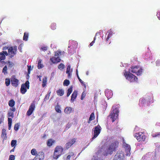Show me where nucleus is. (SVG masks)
<instances>
[{
  "label": "nucleus",
  "instance_id": "obj_26",
  "mask_svg": "<svg viewBox=\"0 0 160 160\" xmlns=\"http://www.w3.org/2000/svg\"><path fill=\"white\" fill-rule=\"evenodd\" d=\"M70 65H68L67 66L66 69V73L68 74V77L69 78L71 77V74L70 72Z\"/></svg>",
  "mask_w": 160,
  "mask_h": 160
},
{
  "label": "nucleus",
  "instance_id": "obj_2",
  "mask_svg": "<svg viewBox=\"0 0 160 160\" xmlns=\"http://www.w3.org/2000/svg\"><path fill=\"white\" fill-rule=\"evenodd\" d=\"M63 148L61 146H57L55 148L53 154V158L55 159H58L62 154Z\"/></svg>",
  "mask_w": 160,
  "mask_h": 160
},
{
  "label": "nucleus",
  "instance_id": "obj_3",
  "mask_svg": "<svg viewBox=\"0 0 160 160\" xmlns=\"http://www.w3.org/2000/svg\"><path fill=\"white\" fill-rule=\"evenodd\" d=\"M119 145V142L116 141L111 143L107 149V155L108 154H111L113 151L116 150V149L118 148Z\"/></svg>",
  "mask_w": 160,
  "mask_h": 160
},
{
  "label": "nucleus",
  "instance_id": "obj_43",
  "mask_svg": "<svg viewBox=\"0 0 160 160\" xmlns=\"http://www.w3.org/2000/svg\"><path fill=\"white\" fill-rule=\"evenodd\" d=\"M51 28L52 30H55L56 28V24L55 23H52L51 25Z\"/></svg>",
  "mask_w": 160,
  "mask_h": 160
},
{
  "label": "nucleus",
  "instance_id": "obj_52",
  "mask_svg": "<svg viewBox=\"0 0 160 160\" xmlns=\"http://www.w3.org/2000/svg\"><path fill=\"white\" fill-rule=\"evenodd\" d=\"M31 66H28V74H30V72Z\"/></svg>",
  "mask_w": 160,
  "mask_h": 160
},
{
  "label": "nucleus",
  "instance_id": "obj_64",
  "mask_svg": "<svg viewBox=\"0 0 160 160\" xmlns=\"http://www.w3.org/2000/svg\"><path fill=\"white\" fill-rule=\"evenodd\" d=\"M70 48V46H69L68 47V48Z\"/></svg>",
  "mask_w": 160,
  "mask_h": 160
},
{
  "label": "nucleus",
  "instance_id": "obj_11",
  "mask_svg": "<svg viewBox=\"0 0 160 160\" xmlns=\"http://www.w3.org/2000/svg\"><path fill=\"white\" fill-rule=\"evenodd\" d=\"M35 108V102H33L30 105L29 107V109L27 112V116H30L32 113Z\"/></svg>",
  "mask_w": 160,
  "mask_h": 160
},
{
  "label": "nucleus",
  "instance_id": "obj_4",
  "mask_svg": "<svg viewBox=\"0 0 160 160\" xmlns=\"http://www.w3.org/2000/svg\"><path fill=\"white\" fill-rule=\"evenodd\" d=\"M124 75L126 79L131 82H137L138 78L137 77L129 72H126Z\"/></svg>",
  "mask_w": 160,
  "mask_h": 160
},
{
  "label": "nucleus",
  "instance_id": "obj_12",
  "mask_svg": "<svg viewBox=\"0 0 160 160\" xmlns=\"http://www.w3.org/2000/svg\"><path fill=\"white\" fill-rule=\"evenodd\" d=\"M124 147L125 149V152L127 156H129L131 154V147L129 145H128L124 142V140L123 142Z\"/></svg>",
  "mask_w": 160,
  "mask_h": 160
},
{
  "label": "nucleus",
  "instance_id": "obj_16",
  "mask_svg": "<svg viewBox=\"0 0 160 160\" xmlns=\"http://www.w3.org/2000/svg\"><path fill=\"white\" fill-rule=\"evenodd\" d=\"M50 60L53 63H57L61 61V59L59 57H56L53 56L50 58Z\"/></svg>",
  "mask_w": 160,
  "mask_h": 160
},
{
  "label": "nucleus",
  "instance_id": "obj_49",
  "mask_svg": "<svg viewBox=\"0 0 160 160\" xmlns=\"http://www.w3.org/2000/svg\"><path fill=\"white\" fill-rule=\"evenodd\" d=\"M8 116L9 117H12V118L13 117V113L12 112H9L8 113Z\"/></svg>",
  "mask_w": 160,
  "mask_h": 160
},
{
  "label": "nucleus",
  "instance_id": "obj_23",
  "mask_svg": "<svg viewBox=\"0 0 160 160\" xmlns=\"http://www.w3.org/2000/svg\"><path fill=\"white\" fill-rule=\"evenodd\" d=\"M95 117L94 113L93 112L90 115V117L88 122V123H90L91 122V121L94 120L95 119Z\"/></svg>",
  "mask_w": 160,
  "mask_h": 160
},
{
  "label": "nucleus",
  "instance_id": "obj_22",
  "mask_svg": "<svg viewBox=\"0 0 160 160\" xmlns=\"http://www.w3.org/2000/svg\"><path fill=\"white\" fill-rule=\"evenodd\" d=\"M56 92L57 95L59 96H62L64 94V91L62 89H59L58 90H57Z\"/></svg>",
  "mask_w": 160,
  "mask_h": 160
},
{
  "label": "nucleus",
  "instance_id": "obj_7",
  "mask_svg": "<svg viewBox=\"0 0 160 160\" xmlns=\"http://www.w3.org/2000/svg\"><path fill=\"white\" fill-rule=\"evenodd\" d=\"M113 160H124L123 152L122 151H118L115 155Z\"/></svg>",
  "mask_w": 160,
  "mask_h": 160
},
{
  "label": "nucleus",
  "instance_id": "obj_28",
  "mask_svg": "<svg viewBox=\"0 0 160 160\" xmlns=\"http://www.w3.org/2000/svg\"><path fill=\"white\" fill-rule=\"evenodd\" d=\"M15 104V101L13 99L10 100L8 102V105L11 107H13L14 106Z\"/></svg>",
  "mask_w": 160,
  "mask_h": 160
},
{
  "label": "nucleus",
  "instance_id": "obj_13",
  "mask_svg": "<svg viewBox=\"0 0 160 160\" xmlns=\"http://www.w3.org/2000/svg\"><path fill=\"white\" fill-rule=\"evenodd\" d=\"M77 139L76 138H72L68 142L65 144V148L66 149H68L73 144L76 142Z\"/></svg>",
  "mask_w": 160,
  "mask_h": 160
},
{
  "label": "nucleus",
  "instance_id": "obj_55",
  "mask_svg": "<svg viewBox=\"0 0 160 160\" xmlns=\"http://www.w3.org/2000/svg\"><path fill=\"white\" fill-rule=\"evenodd\" d=\"M10 110H11L13 112H15L16 110L15 108L13 107H12V108L10 109Z\"/></svg>",
  "mask_w": 160,
  "mask_h": 160
},
{
  "label": "nucleus",
  "instance_id": "obj_6",
  "mask_svg": "<svg viewBox=\"0 0 160 160\" xmlns=\"http://www.w3.org/2000/svg\"><path fill=\"white\" fill-rule=\"evenodd\" d=\"M142 69L138 66L132 67L131 68L130 71L132 73H135L137 75H140L142 73Z\"/></svg>",
  "mask_w": 160,
  "mask_h": 160
},
{
  "label": "nucleus",
  "instance_id": "obj_36",
  "mask_svg": "<svg viewBox=\"0 0 160 160\" xmlns=\"http://www.w3.org/2000/svg\"><path fill=\"white\" fill-rule=\"evenodd\" d=\"M98 35H100L99 33H96L95 36L93 40L90 43V44L89 45L90 46H92L93 45V44L94 43L95 40H96V36H97L98 35Z\"/></svg>",
  "mask_w": 160,
  "mask_h": 160
},
{
  "label": "nucleus",
  "instance_id": "obj_37",
  "mask_svg": "<svg viewBox=\"0 0 160 160\" xmlns=\"http://www.w3.org/2000/svg\"><path fill=\"white\" fill-rule=\"evenodd\" d=\"M10 83V80L9 78H6L5 80V83L6 86L8 87L9 86Z\"/></svg>",
  "mask_w": 160,
  "mask_h": 160
},
{
  "label": "nucleus",
  "instance_id": "obj_9",
  "mask_svg": "<svg viewBox=\"0 0 160 160\" xmlns=\"http://www.w3.org/2000/svg\"><path fill=\"white\" fill-rule=\"evenodd\" d=\"M135 137L138 142L145 141L146 138V136L144 133L142 132H139L138 133H136Z\"/></svg>",
  "mask_w": 160,
  "mask_h": 160
},
{
  "label": "nucleus",
  "instance_id": "obj_57",
  "mask_svg": "<svg viewBox=\"0 0 160 160\" xmlns=\"http://www.w3.org/2000/svg\"><path fill=\"white\" fill-rule=\"evenodd\" d=\"M49 98V97L48 96V95H46L45 96V100H48Z\"/></svg>",
  "mask_w": 160,
  "mask_h": 160
},
{
  "label": "nucleus",
  "instance_id": "obj_25",
  "mask_svg": "<svg viewBox=\"0 0 160 160\" xmlns=\"http://www.w3.org/2000/svg\"><path fill=\"white\" fill-rule=\"evenodd\" d=\"M108 34L107 38H106V41H107V42H108L109 40V38L112 36L113 33L112 30H111V29H110L108 31Z\"/></svg>",
  "mask_w": 160,
  "mask_h": 160
},
{
  "label": "nucleus",
  "instance_id": "obj_32",
  "mask_svg": "<svg viewBox=\"0 0 160 160\" xmlns=\"http://www.w3.org/2000/svg\"><path fill=\"white\" fill-rule=\"evenodd\" d=\"M72 86H71L68 90V92L67 94V97H68L69 96L71 93L72 92Z\"/></svg>",
  "mask_w": 160,
  "mask_h": 160
},
{
  "label": "nucleus",
  "instance_id": "obj_42",
  "mask_svg": "<svg viewBox=\"0 0 160 160\" xmlns=\"http://www.w3.org/2000/svg\"><path fill=\"white\" fill-rule=\"evenodd\" d=\"M152 137H160V132H158L156 133H153L152 135Z\"/></svg>",
  "mask_w": 160,
  "mask_h": 160
},
{
  "label": "nucleus",
  "instance_id": "obj_61",
  "mask_svg": "<svg viewBox=\"0 0 160 160\" xmlns=\"http://www.w3.org/2000/svg\"><path fill=\"white\" fill-rule=\"evenodd\" d=\"M76 75H77V77H78V76H79L78 74V71L77 69V70H76Z\"/></svg>",
  "mask_w": 160,
  "mask_h": 160
},
{
  "label": "nucleus",
  "instance_id": "obj_30",
  "mask_svg": "<svg viewBox=\"0 0 160 160\" xmlns=\"http://www.w3.org/2000/svg\"><path fill=\"white\" fill-rule=\"evenodd\" d=\"M8 129L9 130H10L11 128V125H12V119L10 118H8Z\"/></svg>",
  "mask_w": 160,
  "mask_h": 160
},
{
  "label": "nucleus",
  "instance_id": "obj_58",
  "mask_svg": "<svg viewBox=\"0 0 160 160\" xmlns=\"http://www.w3.org/2000/svg\"><path fill=\"white\" fill-rule=\"evenodd\" d=\"M70 158H71V156L70 155H68L67 156L66 159L67 160H69Z\"/></svg>",
  "mask_w": 160,
  "mask_h": 160
},
{
  "label": "nucleus",
  "instance_id": "obj_47",
  "mask_svg": "<svg viewBox=\"0 0 160 160\" xmlns=\"http://www.w3.org/2000/svg\"><path fill=\"white\" fill-rule=\"evenodd\" d=\"M61 54V52L60 51H58L55 53L54 55L58 57L59 55Z\"/></svg>",
  "mask_w": 160,
  "mask_h": 160
},
{
  "label": "nucleus",
  "instance_id": "obj_20",
  "mask_svg": "<svg viewBox=\"0 0 160 160\" xmlns=\"http://www.w3.org/2000/svg\"><path fill=\"white\" fill-rule=\"evenodd\" d=\"M1 137L3 139V140L7 139V134L6 133V130L5 129H3L2 130Z\"/></svg>",
  "mask_w": 160,
  "mask_h": 160
},
{
  "label": "nucleus",
  "instance_id": "obj_53",
  "mask_svg": "<svg viewBox=\"0 0 160 160\" xmlns=\"http://www.w3.org/2000/svg\"><path fill=\"white\" fill-rule=\"evenodd\" d=\"M71 49H72L71 48L70 49H68V52L69 54H72L74 53V51H73V52H72Z\"/></svg>",
  "mask_w": 160,
  "mask_h": 160
},
{
  "label": "nucleus",
  "instance_id": "obj_31",
  "mask_svg": "<svg viewBox=\"0 0 160 160\" xmlns=\"http://www.w3.org/2000/svg\"><path fill=\"white\" fill-rule=\"evenodd\" d=\"M42 61V60L41 59H40L38 61V68L39 69L42 68L43 67V64L41 63Z\"/></svg>",
  "mask_w": 160,
  "mask_h": 160
},
{
  "label": "nucleus",
  "instance_id": "obj_21",
  "mask_svg": "<svg viewBox=\"0 0 160 160\" xmlns=\"http://www.w3.org/2000/svg\"><path fill=\"white\" fill-rule=\"evenodd\" d=\"M77 91H74L71 96V101L73 102L74 101V100L76 98L77 95Z\"/></svg>",
  "mask_w": 160,
  "mask_h": 160
},
{
  "label": "nucleus",
  "instance_id": "obj_62",
  "mask_svg": "<svg viewBox=\"0 0 160 160\" xmlns=\"http://www.w3.org/2000/svg\"><path fill=\"white\" fill-rule=\"evenodd\" d=\"M41 76H40L39 77V80L40 81H41Z\"/></svg>",
  "mask_w": 160,
  "mask_h": 160
},
{
  "label": "nucleus",
  "instance_id": "obj_33",
  "mask_svg": "<svg viewBox=\"0 0 160 160\" xmlns=\"http://www.w3.org/2000/svg\"><path fill=\"white\" fill-rule=\"evenodd\" d=\"M28 33L26 32H24L23 38V40L25 41H27L28 40Z\"/></svg>",
  "mask_w": 160,
  "mask_h": 160
},
{
  "label": "nucleus",
  "instance_id": "obj_1",
  "mask_svg": "<svg viewBox=\"0 0 160 160\" xmlns=\"http://www.w3.org/2000/svg\"><path fill=\"white\" fill-rule=\"evenodd\" d=\"M6 49H8V52L6 51H2L0 52V60H5L6 58V56L9 55L10 58H12L16 53L17 47L16 46L9 48L7 47Z\"/></svg>",
  "mask_w": 160,
  "mask_h": 160
},
{
  "label": "nucleus",
  "instance_id": "obj_44",
  "mask_svg": "<svg viewBox=\"0 0 160 160\" xmlns=\"http://www.w3.org/2000/svg\"><path fill=\"white\" fill-rule=\"evenodd\" d=\"M6 64H8L9 67H12L13 65V64L12 62H10L9 61H8L6 62Z\"/></svg>",
  "mask_w": 160,
  "mask_h": 160
},
{
  "label": "nucleus",
  "instance_id": "obj_46",
  "mask_svg": "<svg viewBox=\"0 0 160 160\" xmlns=\"http://www.w3.org/2000/svg\"><path fill=\"white\" fill-rule=\"evenodd\" d=\"M86 96V93L85 91H84L82 92L81 97V99L82 100L84 98H85Z\"/></svg>",
  "mask_w": 160,
  "mask_h": 160
},
{
  "label": "nucleus",
  "instance_id": "obj_41",
  "mask_svg": "<svg viewBox=\"0 0 160 160\" xmlns=\"http://www.w3.org/2000/svg\"><path fill=\"white\" fill-rule=\"evenodd\" d=\"M19 128V125L18 123H17L15 124L14 126V129L15 131L18 130Z\"/></svg>",
  "mask_w": 160,
  "mask_h": 160
},
{
  "label": "nucleus",
  "instance_id": "obj_34",
  "mask_svg": "<svg viewBox=\"0 0 160 160\" xmlns=\"http://www.w3.org/2000/svg\"><path fill=\"white\" fill-rule=\"evenodd\" d=\"M17 141L16 140H13L11 141V145L12 147H15L17 145Z\"/></svg>",
  "mask_w": 160,
  "mask_h": 160
},
{
  "label": "nucleus",
  "instance_id": "obj_17",
  "mask_svg": "<svg viewBox=\"0 0 160 160\" xmlns=\"http://www.w3.org/2000/svg\"><path fill=\"white\" fill-rule=\"evenodd\" d=\"M105 94L107 98L109 99L111 98L113 95V93L111 90L108 89L105 91Z\"/></svg>",
  "mask_w": 160,
  "mask_h": 160
},
{
  "label": "nucleus",
  "instance_id": "obj_18",
  "mask_svg": "<svg viewBox=\"0 0 160 160\" xmlns=\"http://www.w3.org/2000/svg\"><path fill=\"white\" fill-rule=\"evenodd\" d=\"M55 140L52 138L49 139L47 141V145L49 147H51L55 142Z\"/></svg>",
  "mask_w": 160,
  "mask_h": 160
},
{
  "label": "nucleus",
  "instance_id": "obj_24",
  "mask_svg": "<svg viewBox=\"0 0 160 160\" xmlns=\"http://www.w3.org/2000/svg\"><path fill=\"white\" fill-rule=\"evenodd\" d=\"M31 153L32 155L37 156L38 155V152L35 148H33L31 151Z\"/></svg>",
  "mask_w": 160,
  "mask_h": 160
},
{
  "label": "nucleus",
  "instance_id": "obj_59",
  "mask_svg": "<svg viewBox=\"0 0 160 160\" xmlns=\"http://www.w3.org/2000/svg\"><path fill=\"white\" fill-rule=\"evenodd\" d=\"M15 147H13V148L12 150H11V151H10V152H14V150H15Z\"/></svg>",
  "mask_w": 160,
  "mask_h": 160
},
{
  "label": "nucleus",
  "instance_id": "obj_15",
  "mask_svg": "<svg viewBox=\"0 0 160 160\" xmlns=\"http://www.w3.org/2000/svg\"><path fill=\"white\" fill-rule=\"evenodd\" d=\"M44 153L42 151L38 152V155L35 156L33 160H43L44 159Z\"/></svg>",
  "mask_w": 160,
  "mask_h": 160
},
{
  "label": "nucleus",
  "instance_id": "obj_48",
  "mask_svg": "<svg viewBox=\"0 0 160 160\" xmlns=\"http://www.w3.org/2000/svg\"><path fill=\"white\" fill-rule=\"evenodd\" d=\"M15 159V157L14 155H10L9 157V160H14Z\"/></svg>",
  "mask_w": 160,
  "mask_h": 160
},
{
  "label": "nucleus",
  "instance_id": "obj_45",
  "mask_svg": "<svg viewBox=\"0 0 160 160\" xmlns=\"http://www.w3.org/2000/svg\"><path fill=\"white\" fill-rule=\"evenodd\" d=\"M77 78L79 80V82H80L82 84V85H84L85 88L86 87V85L83 82L80 78V77L79 76H78Z\"/></svg>",
  "mask_w": 160,
  "mask_h": 160
},
{
  "label": "nucleus",
  "instance_id": "obj_35",
  "mask_svg": "<svg viewBox=\"0 0 160 160\" xmlns=\"http://www.w3.org/2000/svg\"><path fill=\"white\" fill-rule=\"evenodd\" d=\"M8 68L6 65L5 66L2 70V72L4 74V75L7 74L8 73L7 72Z\"/></svg>",
  "mask_w": 160,
  "mask_h": 160
},
{
  "label": "nucleus",
  "instance_id": "obj_39",
  "mask_svg": "<svg viewBox=\"0 0 160 160\" xmlns=\"http://www.w3.org/2000/svg\"><path fill=\"white\" fill-rule=\"evenodd\" d=\"M70 84V82L69 80L65 79L63 82V84L64 86H68Z\"/></svg>",
  "mask_w": 160,
  "mask_h": 160
},
{
  "label": "nucleus",
  "instance_id": "obj_50",
  "mask_svg": "<svg viewBox=\"0 0 160 160\" xmlns=\"http://www.w3.org/2000/svg\"><path fill=\"white\" fill-rule=\"evenodd\" d=\"M139 102L141 103H144L145 102V99L143 98H141Z\"/></svg>",
  "mask_w": 160,
  "mask_h": 160
},
{
  "label": "nucleus",
  "instance_id": "obj_38",
  "mask_svg": "<svg viewBox=\"0 0 160 160\" xmlns=\"http://www.w3.org/2000/svg\"><path fill=\"white\" fill-rule=\"evenodd\" d=\"M65 67L63 63H60L58 66V68L60 70H62Z\"/></svg>",
  "mask_w": 160,
  "mask_h": 160
},
{
  "label": "nucleus",
  "instance_id": "obj_10",
  "mask_svg": "<svg viewBox=\"0 0 160 160\" xmlns=\"http://www.w3.org/2000/svg\"><path fill=\"white\" fill-rule=\"evenodd\" d=\"M93 129L94 135L92 138V140L97 138L100 134L101 131V127L100 125H98L95 127Z\"/></svg>",
  "mask_w": 160,
  "mask_h": 160
},
{
  "label": "nucleus",
  "instance_id": "obj_5",
  "mask_svg": "<svg viewBox=\"0 0 160 160\" xmlns=\"http://www.w3.org/2000/svg\"><path fill=\"white\" fill-rule=\"evenodd\" d=\"M113 110L111 111L110 116L112 119V122H113L118 118L119 111L118 109L114 106L112 107Z\"/></svg>",
  "mask_w": 160,
  "mask_h": 160
},
{
  "label": "nucleus",
  "instance_id": "obj_8",
  "mask_svg": "<svg viewBox=\"0 0 160 160\" xmlns=\"http://www.w3.org/2000/svg\"><path fill=\"white\" fill-rule=\"evenodd\" d=\"M29 88V82L28 81L26 82L25 83L22 84L20 89L21 92L22 94H25L27 91V89Z\"/></svg>",
  "mask_w": 160,
  "mask_h": 160
},
{
  "label": "nucleus",
  "instance_id": "obj_51",
  "mask_svg": "<svg viewBox=\"0 0 160 160\" xmlns=\"http://www.w3.org/2000/svg\"><path fill=\"white\" fill-rule=\"evenodd\" d=\"M47 47L46 46L42 47L41 48V49L44 51H45L47 50Z\"/></svg>",
  "mask_w": 160,
  "mask_h": 160
},
{
  "label": "nucleus",
  "instance_id": "obj_19",
  "mask_svg": "<svg viewBox=\"0 0 160 160\" xmlns=\"http://www.w3.org/2000/svg\"><path fill=\"white\" fill-rule=\"evenodd\" d=\"M72 109V108L67 107L64 110V112L66 114H68L71 113Z\"/></svg>",
  "mask_w": 160,
  "mask_h": 160
},
{
  "label": "nucleus",
  "instance_id": "obj_56",
  "mask_svg": "<svg viewBox=\"0 0 160 160\" xmlns=\"http://www.w3.org/2000/svg\"><path fill=\"white\" fill-rule=\"evenodd\" d=\"M51 91L49 90L48 92V93L47 94L48 95V96L49 97L51 93Z\"/></svg>",
  "mask_w": 160,
  "mask_h": 160
},
{
  "label": "nucleus",
  "instance_id": "obj_63",
  "mask_svg": "<svg viewBox=\"0 0 160 160\" xmlns=\"http://www.w3.org/2000/svg\"><path fill=\"white\" fill-rule=\"evenodd\" d=\"M2 122V119L1 118H0V124H1Z\"/></svg>",
  "mask_w": 160,
  "mask_h": 160
},
{
  "label": "nucleus",
  "instance_id": "obj_54",
  "mask_svg": "<svg viewBox=\"0 0 160 160\" xmlns=\"http://www.w3.org/2000/svg\"><path fill=\"white\" fill-rule=\"evenodd\" d=\"M22 46H23V44H21L18 47V49L19 50V51L21 52H22L21 50H22Z\"/></svg>",
  "mask_w": 160,
  "mask_h": 160
},
{
  "label": "nucleus",
  "instance_id": "obj_27",
  "mask_svg": "<svg viewBox=\"0 0 160 160\" xmlns=\"http://www.w3.org/2000/svg\"><path fill=\"white\" fill-rule=\"evenodd\" d=\"M55 110L58 113H61V111L60 110V106L58 104L56 105L55 107Z\"/></svg>",
  "mask_w": 160,
  "mask_h": 160
},
{
  "label": "nucleus",
  "instance_id": "obj_14",
  "mask_svg": "<svg viewBox=\"0 0 160 160\" xmlns=\"http://www.w3.org/2000/svg\"><path fill=\"white\" fill-rule=\"evenodd\" d=\"M11 84L12 86L15 87H17L19 84V80L15 77L14 76H12L11 78Z\"/></svg>",
  "mask_w": 160,
  "mask_h": 160
},
{
  "label": "nucleus",
  "instance_id": "obj_40",
  "mask_svg": "<svg viewBox=\"0 0 160 160\" xmlns=\"http://www.w3.org/2000/svg\"><path fill=\"white\" fill-rule=\"evenodd\" d=\"M2 60H0V67H2L4 66V65L6 64V62H5Z\"/></svg>",
  "mask_w": 160,
  "mask_h": 160
},
{
  "label": "nucleus",
  "instance_id": "obj_29",
  "mask_svg": "<svg viewBox=\"0 0 160 160\" xmlns=\"http://www.w3.org/2000/svg\"><path fill=\"white\" fill-rule=\"evenodd\" d=\"M47 82V78L46 77H44L42 79V86L43 87H45L46 84Z\"/></svg>",
  "mask_w": 160,
  "mask_h": 160
},
{
  "label": "nucleus",
  "instance_id": "obj_60",
  "mask_svg": "<svg viewBox=\"0 0 160 160\" xmlns=\"http://www.w3.org/2000/svg\"><path fill=\"white\" fill-rule=\"evenodd\" d=\"M158 18L160 20V12H159V13L158 14Z\"/></svg>",
  "mask_w": 160,
  "mask_h": 160
}]
</instances>
